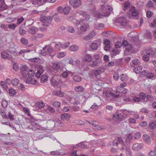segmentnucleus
<instances>
[{"instance_id":"9","label":"nucleus","mask_w":156,"mask_h":156,"mask_svg":"<svg viewBox=\"0 0 156 156\" xmlns=\"http://www.w3.org/2000/svg\"><path fill=\"white\" fill-rule=\"evenodd\" d=\"M58 77L57 75H55L53 76L50 79L51 83L54 86H57L59 84L57 81Z\"/></svg>"},{"instance_id":"62","label":"nucleus","mask_w":156,"mask_h":156,"mask_svg":"<svg viewBox=\"0 0 156 156\" xmlns=\"http://www.w3.org/2000/svg\"><path fill=\"white\" fill-rule=\"evenodd\" d=\"M132 46L130 44H129L125 47V49L126 50L130 51L132 49Z\"/></svg>"},{"instance_id":"24","label":"nucleus","mask_w":156,"mask_h":156,"mask_svg":"<svg viewBox=\"0 0 156 156\" xmlns=\"http://www.w3.org/2000/svg\"><path fill=\"white\" fill-rule=\"evenodd\" d=\"M73 80L76 82H80L82 80L81 77L79 76L75 75L73 77Z\"/></svg>"},{"instance_id":"13","label":"nucleus","mask_w":156,"mask_h":156,"mask_svg":"<svg viewBox=\"0 0 156 156\" xmlns=\"http://www.w3.org/2000/svg\"><path fill=\"white\" fill-rule=\"evenodd\" d=\"M104 44L105 45L104 50L106 51H109L111 48L109 40L108 39L105 40L104 41Z\"/></svg>"},{"instance_id":"10","label":"nucleus","mask_w":156,"mask_h":156,"mask_svg":"<svg viewBox=\"0 0 156 156\" xmlns=\"http://www.w3.org/2000/svg\"><path fill=\"white\" fill-rule=\"evenodd\" d=\"M146 53L150 56H154L156 55V50L152 48H148L146 49Z\"/></svg>"},{"instance_id":"46","label":"nucleus","mask_w":156,"mask_h":156,"mask_svg":"<svg viewBox=\"0 0 156 156\" xmlns=\"http://www.w3.org/2000/svg\"><path fill=\"white\" fill-rule=\"evenodd\" d=\"M143 59L146 62L148 61L150 59V57L148 55H143L142 57Z\"/></svg>"},{"instance_id":"30","label":"nucleus","mask_w":156,"mask_h":156,"mask_svg":"<svg viewBox=\"0 0 156 156\" xmlns=\"http://www.w3.org/2000/svg\"><path fill=\"white\" fill-rule=\"evenodd\" d=\"M19 83V80L16 78H15L11 81V83L13 86H16L18 85Z\"/></svg>"},{"instance_id":"59","label":"nucleus","mask_w":156,"mask_h":156,"mask_svg":"<svg viewBox=\"0 0 156 156\" xmlns=\"http://www.w3.org/2000/svg\"><path fill=\"white\" fill-rule=\"evenodd\" d=\"M16 93V90L10 88V96H13L15 95Z\"/></svg>"},{"instance_id":"41","label":"nucleus","mask_w":156,"mask_h":156,"mask_svg":"<svg viewBox=\"0 0 156 156\" xmlns=\"http://www.w3.org/2000/svg\"><path fill=\"white\" fill-rule=\"evenodd\" d=\"M95 28L98 30H103L104 28V24L103 23H100L98 25H96Z\"/></svg>"},{"instance_id":"42","label":"nucleus","mask_w":156,"mask_h":156,"mask_svg":"<svg viewBox=\"0 0 156 156\" xmlns=\"http://www.w3.org/2000/svg\"><path fill=\"white\" fill-rule=\"evenodd\" d=\"M1 27L2 28H3L5 30L8 31V30H7V29L10 28V24H6L5 25L4 24H2L1 26Z\"/></svg>"},{"instance_id":"25","label":"nucleus","mask_w":156,"mask_h":156,"mask_svg":"<svg viewBox=\"0 0 156 156\" xmlns=\"http://www.w3.org/2000/svg\"><path fill=\"white\" fill-rule=\"evenodd\" d=\"M71 117V116L67 114H62L61 115L62 119L64 120L66 119L68 120Z\"/></svg>"},{"instance_id":"63","label":"nucleus","mask_w":156,"mask_h":156,"mask_svg":"<svg viewBox=\"0 0 156 156\" xmlns=\"http://www.w3.org/2000/svg\"><path fill=\"white\" fill-rule=\"evenodd\" d=\"M141 136L140 133L138 132L136 133L134 135V138L135 139H139Z\"/></svg>"},{"instance_id":"32","label":"nucleus","mask_w":156,"mask_h":156,"mask_svg":"<svg viewBox=\"0 0 156 156\" xmlns=\"http://www.w3.org/2000/svg\"><path fill=\"white\" fill-rule=\"evenodd\" d=\"M9 55V53L7 51L3 52L1 54L2 57L4 59H5L7 58Z\"/></svg>"},{"instance_id":"56","label":"nucleus","mask_w":156,"mask_h":156,"mask_svg":"<svg viewBox=\"0 0 156 156\" xmlns=\"http://www.w3.org/2000/svg\"><path fill=\"white\" fill-rule=\"evenodd\" d=\"M8 103L7 101L5 100H3L2 102V104L4 108L7 107Z\"/></svg>"},{"instance_id":"60","label":"nucleus","mask_w":156,"mask_h":156,"mask_svg":"<svg viewBox=\"0 0 156 156\" xmlns=\"http://www.w3.org/2000/svg\"><path fill=\"white\" fill-rule=\"evenodd\" d=\"M57 10L58 12L61 13L63 12V9L62 6H59L57 8Z\"/></svg>"},{"instance_id":"34","label":"nucleus","mask_w":156,"mask_h":156,"mask_svg":"<svg viewBox=\"0 0 156 156\" xmlns=\"http://www.w3.org/2000/svg\"><path fill=\"white\" fill-rule=\"evenodd\" d=\"M19 31L20 34L21 35H25L27 33V31L21 28L20 27L19 29Z\"/></svg>"},{"instance_id":"53","label":"nucleus","mask_w":156,"mask_h":156,"mask_svg":"<svg viewBox=\"0 0 156 156\" xmlns=\"http://www.w3.org/2000/svg\"><path fill=\"white\" fill-rule=\"evenodd\" d=\"M139 96L140 98L142 100L144 99L146 97V94L143 92L141 93Z\"/></svg>"},{"instance_id":"45","label":"nucleus","mask_w":156,"mask_h":156,"mask_svg":"<svg viewBox=\"0 0 156 156\" xmlns=\"http://www.w3.org/2000/svg\"><path fill=\"white\" fill-rule=\"evenodd\" d=\"M48 80V77L46 75H43L41 77V83H43Z\"/></svg>"},{"instance_id":"39","label":"nucleus","mask_w":156,"mask_h":156,"mask_svg":"<svg viewBox=\"0 0 156 156\" xmlns=\"http://www.w3.org/2000/svg\"><path fill=\"white\" fill-rule=\"evenodd\" d=\"M29 60L32 62H40V59L39 58H30L29 59Z\"/></svg>"},{"instance_id":"64","label":"nucleus","mask_w":156,"mask_h":156,"mask_svg":"<svg viewBox=\"0 0 156 156\" xmlns=\"http://www.w3.org/2000/svg\"><path fill=\"white\" fill-rule=\"evenodd\" d=\"M150 156H156V153L155 151H151L149 153Z\"/></svg>"},{"instance_id":"48","label":"nucleus","mask_w":156,"mask_h":156,"mask_svg":"<svg viewBox=\"0 0 156 156\" xmlns=\"http://www.w3.org/2000/svg\"><path fill=\"white\" fill-rule=\"evenodd\" d=\"M66 54L65 52H60L57 55V56L58 58H62L65 56Z\"/></svg>"},{"instance_id":"21","label":"nucleus","mask_w":156,"mask_h":156,"mask_svg":"<svg viewBox=\"0 0 156 156\" xmlns=\"http://www.w3.org/2000/svg\"><path fill=\"white\" fill-rule=\"evenodd\" d=\"M70 10V6H67L63 9V12L65 14L67 15L69 13Z\"/></svg>"},{"instance_id":"28","label":"nucleus","mask_w":156,"mask_h":156,"mask_svg":"<svg viewBox=\"0 0 156 156\" xmlns=\"http://www.w3.org/2000/svg\"><path fill=\"white\" fill-rule=\"evenodd\" d=\"M20 42L21 43L23 44L27 45L28 44V40L25 38L22 37L21 38Z\"/></svg>"},{"instance_id":"3","label":"nucleus","mask_w":156,"mask_h":156,"mask_svg":"<svg viewBox=\"0 0 156 156\" xmlns=\"http://www.w3.org/2000/svg\"><path fill=\"white\" fill-rule=\"evenodd\" d=\"M125 118V116L122 110L117 111L115 114L113 116V119L116 121H121Z\"/></svg>"},{"instance_id":"37","label":"nucleus","mask_w":156,"mask_h":156,"mask_svg":"<svg viewBox=\"0 0 156 156\" xmlns=\"http://www.w3.org/2000/svg\"><path fill=\"white\" fill-rule=\"evenodd\" d=\"M61 105V103L60 102L55 101L53 103V106L54 108H58Z\"/></svg>"},{"instance_id":"50","label":"nucleus","mask_w":156,"mask_h":156,"mask_svg":"<svg viewBox=\"0 0 156 156\" xmlns=\"http://www.w3.org/2000/svg\"><path fill=\"white\" fill-rule=\"evenodd\" d=\"M106 128V127L104 126H101L100 125H97L96 126V129L98 130H101L105 129Z\"/></svg>"},{"instance_id":"49","label":"nucleus","mask_w":156,"mask_h":156,"mask_svg":"<svg viewBox=\"0 0 156 156\" xmlns=\"http://www.w3.org/2000/svg\"><path fill=\"white\" fill-rule=\"evenodd\" d=\"M44 105V104L42 101L38 102L37 104V106L40 108H43Z\"/></svg>"},{"instance_id":"31","label":"nucleus","mask_w":156,"mask_h":156,"mask_svg":"<svg viewBox=\"0 0 156 156\" xmlns=\"http://www.w3.org/2000/svg\"><path fill=\"white\" fill-rule=\"evenodd\" d=\"M1 115L4 118L7 119H10V112H9L8 114L6 115V113L4 112H2L1 113Z\"/></svg>"},{"instance_id":"14","label":"nucleus","mask_w":156,"mask_h":156,"mask_svg":"<svg viewBox=\"0 0 156 156\" xmlns=\"http://www.w3.org/2000/svg\"><path fill=\"white\" fill-rule=\"evenodd\" d=\"M129 13H131L133 16H136L139 15V13L137 10L134 7H132L129 10Z\"/></svg>"},{"instance_id":"40","label":"nucleus","mask_w":156,"mask_h":156,"mask_svg":"<svg viewBox=\"0 0 156 156\" xmlns=\"http://www.w3.org/2000/svg\"><path fill=\"white\" fill-rule=\"evenodd\" d=\"M37 73L41 74H42L44 71L43 67L41 66H39L37 68Z\"/></svg>"},{"instance_id":"16","label":"nucleus","mask_w":156,"mask_h":156,"mask_svg":"<svg viewBox=\"0 0 156 156\" xmlns=\"http://www.w3.org/2000/svg\"><path fill=\"white\" fill-rule=\"evenodd\" d=\"M124 115L125 117L128 116L129 115H132L133 113V112L132 111H129L126 109H123L122 110Z\"/></svg>"},{"instance_id":"58","label":"nucleus","mask_w":156,"mask_h":156,"mask_svg":"<svg viewBox=\"0 0 156 156\" xmlns=\"http://www.w3.org/2000/svg\"><path fill=\"white\" fill-rule=\"evenodd\" d=\"M69 74V72L68 71L64 72L62 74V76L64 78H66L68 77Z\"/></svg>"},{"instance_id":"33","label":"nucleus","mask_w":156,"mask_h":156,"mask_svg":"<svg viewBox=\"0 0 156 156\" xmlns=\"http://www.w3.org/2000/svg\"><path fill=\"white\" fill-rule=\"evenodd\" d=\"M27 74L28 76V77H32L34 76V72L33 70H29L27 72Z\"/></svg>"},{"instance_id":"8","label":"nucleus","mask_w":156,"mask_h":156,"mask_svg":"<svg viewBox=\"0 0 156 156\" xmlns=\"http://www.w3.org/2000/svg\"><path fill=\"white\" fill-rule=\"evenodd\" d=\"M117 23H120L122 26H125L127 24L128 21L124 17H120L116 20Z\"/></svg>"},{"instance_id":"23","label":"nucleus","mask_w":156,"mask_h":156,"mask_svg":"<svg viewBox=\"0 0 156 156\" xmlns=\"http://www.w3.org/2000/svg\"><path fill=\"white\" fill-rule=\"evenodd\" d=\"M61 47L62 48H64V47L63 45H62L60 42H58L56 44L55 46V49L58 50Z\"/></svg>"},{"instance_id":"51","label":"nucleus","mask_w":156,"mask_h":156,"mask_svg":"<svg viewBox=\"0 0 156 156\" xmlns=\"http://www.w3.org/2000/svg\"><path fill=\"white\" fill-rule=\"evenodd\" d=\"M102 73V72L100 69H98L95 70L94 72V75L97 76L98 75H100Z\"/></svg>"},{"instance_id":"38","label":"nucleus","mask_w":156,"mask_h":156,"mask_svg":"<svg viewBox=\"0 0 156 156\" xmlns=\"http://www.w3.org/2000/svg\"><path fill=\"white\" fill-rule=\"evenodd\" d=\"M90 47L93 50H96L98 47V45L97 43H94L92 44Z\"/></svg>"},{"instance_id":"5","label":"nucleus","mask_w":156,"mask_h":156,"mask_svg":"<svg viewBox=\"0 0 156 156\" xmlns=\"http://www.w3.org/2000/svg\"><path fill=\"white\" fill-rule=\"evenodd\" d=\"M82 2L81 0H69V4L72 6L74 9H76L79 7L81 4Z\"/></svg>"},{"instance_id":"4","label":"nucleus","mask_w":156,"mask_h":156,"mask_svg":"<svg viewBox=\"0 0 156 156\" xmlns=\"http://www.w3.org/2000/svg\"><path fill=\"white\" fill-rule=\"evenodd\" d=\"M103 94L104 97L107 100H108L109 98L111 97L116 98H118L119 96V94H113L111 91L108 90H106L105 92L103 93Z\"/></svg>"},{"instance_id":"19","label":"nucleus","mask_w":156,"mask_h":156,"mask_svg":"<svg viewBox=\"0 0 156 156\" xmlns=\"http://www.w3.org/2000/svg\"><path fill=\"white\" fill-rule=\"evenodd\" d=\"M60 67L59 64L58 63H54L52 65V68L55 71H56L55 72L59 69Z\"/></svg>"},{"instance_id":"57","label":"nucleus","mask_w":156,"mask_h":156,"mask_svg":"<svg viewBox=\"0 0 156 156\" xmlns=\"http://www.w3.org/2000/svg\"><path fill=\"white\" fill-rule=\"evenodd\" d=\"M50 153L54 155H58L60 154V153L57 151H51Z\"/></svg>"},{"instance_id":"17","label":"nucleus","mask_w":156,"mask_h":156,"mask_svg":"<svg viewBox=\"0 0 156 156\" xmlns=\"http://www.w3.org/2000/svg\"><path fill=\"white\" fill-rule=\"evenodd\" d=\"M143 140L147 144H149L151 141L149 136L147 134H144L143 136Z\"/></svg>"},{"instance_id":"6","label":"nucleus","mask_w":156,"mask_h":156,"mask_svg":"<svg viewBox=\"0 0 156 156\" xmlns=\"http://www.w3.org/2000/svg\"><path fill=\"white\" fill-rule=\"evenodd\" d=\"M39 30V29L38 27L34 26H31L29 27L27 32L30 34L35 35L37 34Z\"/></svg>"},{"instance_id":"26","label":"nucleus","mask_w":156,"mask_h":156,"mask_svg":"<svg viewBox=\"0 0 156 156\" xmlns=\"http://www.w3.org/2000/svg\"><path fill=\"white\" fill-rule=\"evenodd\" d=\"M74 90L77 92H82L84 90V88L82 86H79L76 87Z\"/></svg>"},{"instance_id":"47","label":"nucleus","mask_w":156,"mask_h":156,"mask_svg":"<svg viewBox=\"0 0 156 156\" xmlns=\"http://www.w3.org/2000/svg\"><path fill=\"white\" fill-rule=\"evenodd\" d=\"M47 50L48 52L50 54L53 53V47L51 46H49L47 47Z\"/></svg>"},{"instance_id":"12","label":"nucleus","mask_w":156,"mask_h":156,"mask_svg":"<svg viewBox=\"0 0 156 156\" xmlns=\"http://www.w3.org/2000/svg\"><path fill=\"white\" fill-rule=\"evenodd\" d=\"M143 146L142 143L135 144H133L132 147V149L135 151H138L142 149Z\"/></svg>"},{"instance_id":"29","label":"nucleus","mask_w":156,"mask_h":156,"mask_svg":"<svg viewBox=\"0 0 156 156\" xmlns=\"http://www.w3.org/2000/svg\"><path fill=\"white\" fill-rule=\"evenodd\" d=\"M84 59L86 61L90 62L92 60V57L89 55L87 54L84 57Z\"/></svg>"},{"instance_id":"55","label":"nucleus","mask_w":156,"mask_h":156,"mask_svg":"<svg viewBox=\"0 0 156 156\" xmlns=\"http://www.w3.org/2000/svg\"><path fill=\"white\" fill-rule=\"evenodd\" d=\"M23 110L24 112L28 116H30V111L27 108L24 107Z\"/></svg>"},{"instance_id":"22","label":"nucleus","mask_w":156,"mask_h":156,"mask_svg":"<svg viewBox=\"0 0 156 156\" xmlns=\"http://www.w3.org/2000/svg\"><path fill=\"white\" fill-rule=\"evenodd\" d=\"M47 123V126H48V127L49 128H53L55 125V122L53 120H49L48 121Z\"/></svg>"},{"instance_id":"11","label":"nucleus","mask_w":156,"mask_h":156,"mask_svg":"<svg viewBox=\"0 0 156 156\" xmlns=\"http://www.w3.org/2000/svg\"><path fill=\"white\" fill-rule=\"evenodd\" d=\"M21 74L23 75L24 77L26 76L28 69L26 65H23L21 67Z\"/></svg>"},{"instance_id":"36","label":"nucleus","mask_w":156,"mask_h":156,"mask_svg":"<svg viewBox=\"0 0 156 156\" xmlns=\"http://www.w3.org/2000/svg\"><path fill=\"white\" fill-rule=\"evenodd\" d=\"M149 128L152 129H154L156 128V124L154 122H152L149 124Z\"/></svg>"},{"instance_id":"15","label":"nucleus","mask_w":156,"mask_h":156,"mask_svg":"<svg viewBox=\"0 0 156 156\" xmlns=\"http://www.w3.org/2000/svg\"><path fill=\"white\" fill-rule=\"evenodd\" d=\"M26 82L29 84L31 83L34 85L37 83V80H36L34 78H27L26 80Z\"/></svg>"},{"instance_id":"27","label":"nucleus","mask_w":156,"mask_h":156,"mask_svg":"<svg viewBox=\"0 0 156 156\" xmlns=\"http://www.w3.org/2000/svg\"><path fill=\"white\" fill-rule=\"evenodd\" d=\"M128 76L126 74H122L120 75V80L122 81H126L127 80Z\"/></svg>"},{"instance_id":"1","label":"nucleus","mask_w":156,"mask_h":156,"mask_svg":"<svg viewBox=\"0 0 156 156\" xmlns=\"http://www.w3.org/2000/svg\"><path fill=\"white\" fill-rule=\"evenodd\" d=\"M96 9H93V14L98 18H103L104 16H109L110 12L112 11V8L110 5L105 4L101 5V12H96L94 13Z\"/></svg>"},{"instance_id":"43","label":"nucleus","mask_w":156,"mask_h":156,"mask_svg":"<svg viewBox=\"0 0 156 156\" xmlns=\"http://www.w3.org/2000/svg\"><path fill=\"white\" fill-rule=\"evenodd\" d=\"M13 69L16 71L19 69V67L18 63L16 62H14L13 65Z\"/></svg>"},{"instance_id":"20","label":"nucleus","mask_w":156,"mask_h":156,"mask_svg":"<svg viewBox=\"0 0 156 156\" xmlns=\"http://www.w3.org/2000/svg\"><path fill=\"white\" fill-rule=\"evenodd\" d=\"M78 49L79 47L75 45H72L69 47V50L73 51H76L78 50Z\"/></svg>"},{"instance_id":"7","label":"nucleus","mask_w":156,"mask_h":156,"mask_svg":"<svg viewBox=\"0 0 156 156\" xmlns=\"http://www.w3.org/2000/svg\"><path fill=\"white\" fill-rule=\"evenodd\" d=\"M113 146H117L119 144H124V142L122 137H117L113 141Z\"/></svg>"},{"instance_id":"52","label":"nucleus","mask_w":156,"mask_h":156,"mask_svg":"<svg viewBox=\"0 0 156 156\" xmlns=\"http://www.w3.org/2000/svg\"><path fill=\"white\" fill-rule=\"evenodd\" d=\"M77 145L83 149L86 148L87 147V145L84 144L83 142L78 144Z\"/></svg>"},{"instance_id":"54","label":"nucleus","mask_w":156,"mask_h":156,"mask_svg":"<svg viewBox=\"0 0 156 156\" xmlns=\"http://www.w3.org/2000/svg\"><path fill=\"white\" fill-rule=\"evenodd\" d=\"M115 47L116 48L121 47L122 45V43L120 41H117L115 43Z\"/></svg>"},{"instance_id":"18","label":"nucleus","mask_w":156,"mask_h":156,"mask_svg":"<svg viewBox=\"0 0 156 156\" xmlns=\"http://www.w3.org/2000/svg\"><path fill=\"white\" fill-rule=\"evenodd\" d=\"M53 94L54 95H56L60 97H62L64 94V92H62L60 90H57L54 91L53 92Z\"/></svg>"},{"instance_id":"44","label":"nucleus","mask_w":156,"mask_h":156,"mask_svg":"<svg viewBox=\"0 0 156 156\" xmlns=\"http://www.w3.org/2000/svg\"><path fill=\"white\" fill-rule=\"evenodd\" d=\"M154 76V74L153 73L150 72L148 73L146 77L148 79H151Z\"/></svg>"},{"instance_id":"61","label":"nucleus","mask_w":156,"mask_h":156,"mask_svg":"<svg viewBox=\"0 0 156 156\" xmlns=\"http://www.w3.org/2000/svg\"><path fill=\"white\" fill-rule=\"evenodd\" d=\"M87 27L85 25H83L80 28V30L82 31H84L87 30Z\"/></svg>"},{"instance_id":"35","label":"nucleus","mask_w":156,"mask_h":156,"mask_svg":"<svg viewBox=\"0 0 156 156\" xmlns=\"http://www.w3.org/2000/svg\"><path fill=\"white\" fill-rule=\"evenodd\" d=\"M17 0H10V8L13 7L14 6L18 4Z\"/></svg>"},{"instance_id":"2","label":"nucleus","mask_w":156,"mask_h":156,"mask_svg":"<svg viewBox=\"0 0 156 156\" xmlns=\"http://www.w3.org/2000/svg\"><path fill=\"white\" fill-rule=\"evenodd\" d=\"M52 19L51 17L49 16H42L40 18V20L44 23H42V25L48 26L51 22Z\"/></svg>"}]
</instances>
